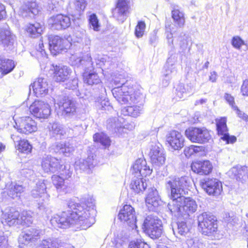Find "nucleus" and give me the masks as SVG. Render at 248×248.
<instances>
[{
    "mask_svg": "<svg viewBox=\"0 0 248 248\" xmlns=\"http://www.w3.org/2000/svg\"><path fill=\"white\" fill-rule=\"evenodd\" d=\"M19 213L13 207H7L2 211L1 223L9 226L18 225Z\"/></svg>",
    "mask_w": 248,
    "mask_h": 248,
    "instance_id": "nucleus-19",
    "label": "nucleus"
},
{
    "mask_svg": "<svg viewBox=\"0 0 248 248\" xmlns=\"http://www.w3.org/2000/svg\"><path fill=\"white\" fill-rule=\"evenodd\" d=\"M119 219L121 222L125 223L132 230L137 228V217L134 208L130 205H124L120 211Z\"/></svg>",
    "mask_w": 248,
    "mask_h": 248,
    "instance_id": "nucleus-10",
    "label": "nucleus"
},
{
    "mask_svg": "<svg viewBox=\"0 0 248 248\" xmlns=\"http://www.w3.org/2000/svg\"><path fill=\"white\" fill-rule=\"evenodd\" d=\"M132 0H117L115 7L111 10L113 17L120 23H124L130 13Z\"/></svg>",
    "mask_w": 248,
    "mask_h": 248,
    "instance_id": "nucleus-8",
    "label": "nucleus"
},
{
    "mask_svg": "<svg viewBox=\"0 0 248 248\" xmlns=\"http://www.w3.org/2000/svg\"><path fill=\"white\" fill-rule=\"evenodd\" d=\"M76 169H79L81 171L86 172L87 173H90L91 169L94 166V160L93 156H89L86 159H80L75 163Z\"/></svg>",
    "mask_w": 248,
    "mask_h": 248,
    "instance_id": "nucleus-30",
    "label": "nucleus"
},
{
    "mask_svg": "<svg viewBox=\"0 0 248 248\" xmlns=\"http://www.w3.org/2000/svg\"><path fill=\"white\" fill-rule=\"evenodd\" d=\"M43 233V231L38 227H30L22 232L19 237V241L25 245L35 243L40 239Z\"/></svg>",
    "mask_w": 248,
    "mask_h": 248,
    "instance_id": "nucleus-16",
    "label": "nucleus"
},
{
    "mask_svg": "<svg viewBox=\"0 0 248 248\" xmlns=\"http://www.w3.org/2000/svg\"><path fill=\"white\" fill-rule=\"evenodd\" d=\"M108 59L107 56H102L98 54H95L93 56V60L94 62L96 63V66L97 68H101L102 70L103 69L108 68L106 66V64H108L109 62L107 61V59ZM93 63L94 62H93Z\"/></svg>",
    "mask_w": 248,
    "mask_h": 248,
    "instance_id": "nucleus-46",
    "label": "nucleus"
},
{
    "mask_svg": "<svg viewBox=\"0 0 248 248\" xmlns=\"http://www.w3.org/2000/svg\"><path fill=\"white\" fill-rule=\"evenodd\" d=\"M8 246V240L4 236L3 232L0 231V248H7Z\"/></svg>",
    "mask_w": 248,
    "mask_h": 248,
    "instance_id": "nucleus-59",
    "label": "nucleus"
},
{
    "mask_svg": "<svg viewBox=\"0 0 248 248\" xmlns=\"http://www.w3.org/2000/svg\"><path fill=\"white\" fill-rule=\"evenodd\" d=\"M87 4L86 0H75V8L78 12L83 11Z\"/></svg>",
    "mask_w": 248,
    "mask_h": 248,
    "instance_id": "nucleus-56",
    "label": "nucleus"
},
{
    "mask_svg": "<svg viewBox=\"0 0 248 248\" xmlns=\"http://www.w3.org/2000/svg\"><path fill=\"white\" fill-rule=\"evenodd\" d=\"M231 44L232 46L237 49H240L243 45H246L245 41L239 36H233L231 41Z\"/></svg>",
    "mask_w": 248,
    "mask_h": 248,
    "instance_id": "nucleus-53",
    "label": "nucleus"
},
{
    "mask_svg": "<svg viewBox=\"0 0 248 248\" xmlns=\"http://www.w3.org/2000/svg\"><path fill=\"white\" fill-rule=\"evenodd\" d=\"M107 128L112 133H117L122 128V124L117 117L110 118L107 121Z\"/></svg>",
    "mask_w": 248,
    "mask_h": 248,
    "instance_id": "nucleus-38",
    "label": "nucleus"
},
{
    "mask_svg": "<svg viewBox=\"0 0 248 248\" xmlns=\"http://www.w3.org/2000/svg\"><path fill=\"white\" fill-rule=\"evenodd\" d=\"M241 92L244 96H248V79L243 81L241 87Z\"/></svg>",
    "mask_w": 248,
    "mask_h": 248,
    "instance_id": "nucleus-62",
    "label": "nucleus"
},
{
    "mask_svg": "<svg viewBox=\"0 0 248 248\" xmlns=\"http://www.w3.org/2000/svg\"><path fill=\"white\" fill-rule=\"evenodd\" d=\"M200 185L209 195L217 196L222 191L221 182L216 178H205L201 180Z\"/></svg>",
    "mask_w": 248,
    "mask_h": 248,
    "instance_id": "nucleus-11",
    "label": "nucleus"
},
{
    "mask_svg": "<svg viewBox=\"0 0 248 248\" xmlns=\"http://www.w3.org/2000/svg\"><path fill=\"white\" fill-rule=\"evenodd\" d=\"M31 113L39 119H46L50 114L49 105L40 100H35L29 108Z\"/></svg>",
    "mask_w": 248,
    "mask_h": 248,
    "instance_id": "nucleus-12",
    "label": "nucleus"
},
{
    "mask_svg": "<svg viewBox=\"0 0 248 248\" xmlns=\"http://www.w3.org/2000/svg\"><path fill=\"white\" fill-rule=\"evenodd\" d=\"M56 148L65 156H68L74 150V147L69 142L58 143L56 145Z\"/></svg>",
    "mask_w": 248,
    "mask_h": 248,
    "instance_id": "nucleus-44",
    "label": "nucleus"
},
{
    "mask_svg": "<svg viewBox=\"0 0 248 248\" xmlns=\"http://www.w3.org/2000/svg\"><path fill=\"white\" fill-rule=\"evenodd\" d=\"M15 67L14 62L0 56V71L3 75L11 72Z\"/></svg>",
    "mask_w": 248,
    "mask_h": 248,
    "instance_id": "nucleus-35",
    "label": "nucleus"
},
{
    "mask_svg": "<svg viewBox=\"0 0 248 248\" xmlns=\"http://www.w3.org/2000/svg\"><path fill=\"white\" fill-rule=\"evenodd\" d=\"M149 156L154 166L159 167L164 164L166 156L159 143L151 145Z\"/></svg>",
    "mask_w": 248,
    "mask_h": 248,
    "instance_id": "nucleus-18",
    "label": "nucleus"
},
{
    "mask_svg": "<svg viewBox=\"0 0 248 248\" xmlns=\"http://www.w3.org/2000/svg\"><path fill=\"white\" fill-rule=\"evenodd\" d=\"M186 244L189 248H203V245L197 238L187 239Z\"/></svg>",
    "mask_w": 248,
    "mask_h": 248,
    "instance_id": "nucleus-55",
    "label": "nucleus"
},
{
    "mask_svg": "<svg viewBox=\"0 0 248 248\" xmlns=\"http://www.w3.org/2000/svg\"><path fill=\"white\" fill-rule=\"evenodd\" d=\"M224 97L226 101L232 106V108H233V106H235L234 105V97L227 93H225Z\"/></svg>",
    "mask_w": 248,
    "mask_h": 248,
    "instance_id": "nucleus-63",
    "label": "nucleus"
},
{
    "mask_svg": "<svg viewBox=\"0 0 248 248\" xmlns=\"http://www.w3.org/2000/svg\"><path fill=\"white\" fill-rule=\"evenodd\" d=\"M16 37L9 30L0 29V43L7 50H12L14 48Z\"/></svg>",
    "mask_w": 248,
    "mask_h": 248,
    "instance_id": "nucleus-24",
    "label": "nucleus"
},
{
    "mask_svg": "<svg viewBox=\"0 0 248 248\" xmlns=\"http://www.w3.org/2000/svg\"><path fill=\"white\" fill-rule=\"evenodd\" d=\"M226 122V119L224 117L216 120L217 133L219 135L221 136V139L225 141L226 143H233L236 141V138L234 136L229 135Z\"/></svg>",
    "mask_w": 248,
    "mask_h": 248,
    "instance_id": "nucleus-20",
    "label": "nucleus"
},
{
    "mask_svg": "<svg viewBox=\"0 0 248 248\" xmlns=\"http://www.w3.org/2000/svg\"><path fill=\"white\" fill-rule=\"evenodd\" d=\"M54 79L58 82H64L69 78V75L71 73L70 69L66 66L57 65L54 66Z\"/></svg>",
    "mask_w": 248,
    "mask_h": 248,
    "instance_id": "nucleus-28",
    "label": "nucleus"
},
{
    "mask_svg": "<svg viewBox=\"0 0 248 248\" xmlns=\"http://www.w3.org/2000/svg\"><path fill=\"white\" fill-rule=\"evenodd\" d=\"M26 30L31 37L36 38L41 35L43 27L39 23L36 22L27 25Z\"/></svg>",
    "mask_w": 248,
    "mask_h": 248,
    "instance_id": "nucleus-36",
    "label": "nucleus"
},
{
    "mask_svg": "<svg viewBox=\"0 0 248 248\" xmlns=\"http://www.w3.org/2000/svg\"><path fill=\"white\" fill-rule=\"evenodd\" d=\"M198 221L199 229L203 234L210 235L217 232V218L211 213H202L198 217Z\"/></svg>",
    "mask_w": 248,
    "mask_h": 248,
    "instance_id": "nucleus-7",
    "label": "nucleus"
},
{
    "mask_svg": "<svg viewBox=\"0 0 248 248\" xmlns=\"http://www.w3.org/2000/svg\"><path fill=\"white\" fill-rule=\"evenodd\" d=\"M174 75L175 74H172V73L164 70L163 72L164 78L162 80V85L164 87L168 86L170 83V81L172 78V76Z\"/></svg>",
    "mask_w": 248,
    "mask_h": 248,
    "instance_id": "nucleus-58",
    "label": "nucleus"
},
{
    "mask_svg": "<svg viewBox=\"0 0 248 248\" xmlns=\"http://www.w3.org/2000/svg\"><path fill=\"white\" fill-rule=\"evenodd\" d=\"M145 202L147 206L151 210H155L156 207L160 205L161 203V199L158 191L155 187H151L149 189Z\"/></svg>",
    "mask_w": 248,
    "mask_h": 248,
    "instance_id": "nucleus-27",
    "label": "nucleus"
},
{
    "mask_svg": "<svg viewBox=\"0 0 248 248\" xmlns=\"http://www.w3.org/2000/svg\"><path fill=\"white\" fill-rule=\"evenodd\" d=\"M64 178L60 175H54L52 176V181L53 185L59 192L68 193L71 191L72 188L71 184L65 182Z\"/></svg>",
    "mask_w": 248,
    "mask_h": 248,
    "instance_id": "nucleus-29",
    "label": "nucleus"
},
{
    "mask_svg": "<svg viewBox=\"0 0 248 248\" xmlns=\"http://www.w3.org/2000/svg\"><path fill=\"white\" fill-rule=\"evenodd\" d=\"M152 169L147 165L145 159L139 158L137 159L132 167V173H135L132 178L130 185V188L136 193H142L147 187L146 180L140 177H146L150 175Z\"/></svg>",
    "mask_w": 248,
    "mask_h": 248,
    "instance_id": "nucleus-5",
    "label": "nucleus"
},
{
    "mask_svg": "<svg viewBox=\"0 0 248 248\" xmlns=\"http://www.w3.org/2000/svg\"><path fill=\"white\" fill-rule=\"evenodd\" d=\"M74 168L70 164H63V162L62 164L61 168L58 171L57 173L65 178L66 180H68L72 177L73 174Z\"/></svg>",
    "mask_w": 248,
    "mask_h": 248,
    "instance_id": "nucleus-42",
    "label": "nucleus"
},
{
    "mask_svg": "<svg viewBox=\"0 0 248 248\" xmlns=\"http://www.w3.org/2000/svg\"><path fill=\"white\" fill-rule=\"evenodd\" d=\"M52 29L56 30H65L70 27L71 24L70 17L67 15L58 14L51 17L48 20Z\"/></svg>",
    "mask_w": 248,
    "mask_h": 248,
    "instance_id": "nucleus-17",
    "label": "nucleus"
},
{
    "mask_svg": "<svg viewBox=\"0 0 248 248\" xmlns=\"http://www.w3.org/2000/svg\"><path fill=\"white\" fill-rule=\"evenodd\" d=\"M50 134L52 136L63 135L65 133V131L62 125L58 123H54L52 124H50L48 126Z\"/></svg>",
    "mask_w": 248,
    "mask_h": 248,
    "instance_id": "nucleus-43",
    "label": "nucleus"
},
{
    "mask_svg": "<svg viewBox=\"0 0 248 248\" xmlns=\"http://www.w3.org/2000/svg\"><path fill=\"white\" fill-rule=\"evenodd\" d=\"M142 108L140 106H127L123 108L121 112L124 115L137 117L142 112Z\"/></svg>",
    "mask_w": 248,
    "mask_h": 248,
    "instance_id": "nucleus-37",
    "label": "nucleus"
},
{
    "mask_svg": "<svg viewBox=\"0 0 248 248\" xmlns=\"http://www.w3.org/2000/svg\"><path fill=\"white\" fill-rule=\"evenodd\" d=\"M144 232L152 239L159 238L163 230L161 220L155 216L150 215L146 217L142 224Z\"/></svg>",
    "mask_w": 248,
    "mask_h": 248,
    "instance_id": "nucleus-6",
    "label": "nucleus"
},
{
    "mask_svg": "<svg viewBox=\"0 0 248 248\" xmlns=\"http://www.w3.org/2000/svg\"><path fill=\"white\" fill-rule=\"evenodd\" d=\"M16 148L21 153L29 154L31 151L32 146L27 140L23 139L18 143Z\"/></svg>",
    "mask_w": 248,
    "mask_h": 248,
    "instance_id": "nucleus-48",
    "label": "nucleus"
},
{
    "mask_svg": "<svg viewBox=\"0 0 248 248\" xmlns=\"http://www.w3.org/2000/svg\"><path fill=\"white\" fill-rule=\"evenodd\" d=\"M57 104L61 108L62 115L67 118H71L76 115V101L68 97H64Z\"/></svg>",
    "mask_w": 248,
    "mask_h": 248,
    "instance_id": "nucleus-15",
    "label": "nucleus"
},
{
    "mask_svg": "<svg viewBox=\"0 0 248 248\" xmlns=\"http://www.w3.org/2000/svg\"><path fill=\"white\" fill-rule=\"evenodd\" d=\"M98 107L102 110H109L112 108V107L110 106L109 102L108 100H106L105 99L101 101Z\"/></svg>",
    "mask_w": 248,
    "mask_h": 248,
    "instance_id": "nucleus-60",
    "label": "nucleus"
},
{
    "mask_svg": "<svg viewBox=\"0 0 248 248\" xmlns=\"http://www.w3.org/2000/svg\"><path fill=\"white\" fill-rule=\"evenodd\" d=\"M66 40L58 35H50L48 37L49 50L53 55L60 53L66 49Z\"/></svg>",
    "mask_w": 248,
    "mask_h": 248,
    "instance_id": "nucleus-23",
    "label": "nucleus"
},
{
    "mask_svg": "<svg viewBox=\"0 0 248 248\" xmlns=\"http://www.w3.org/2000/svg\"><path fill=\"white\" fill-rule=\"evenodd\" d=\"M169 57L164 66V70L169 71L172 74H176L177 72L176 68V63L177 62V55L172 51L169 52Z\"/></svg>",
    "mask_w": 248,
    "mask_h": 248,
    "instance_id": "nucleus-32",
    "label": "nucleus"
},
{
    "mask_svg": "<svg viewBox=\"0 0 248 248\" xmlns=\"http://www.w3.org/2000/svg\"><path fill=\"white\" fill-rule=\"evenodd\" d=\"M191 92V88H188L187 85L186 87H185L183 83H179L176 87L175 93L179 98H182L184 96V94Z\"/></svg>",
    "mask_w": 248,
    "mask_h": 248,
    "instance_id": "nucleus-49",
    "label": "nucleus"
},
{
    "mask_svg": "<svg viewBox=\"0 0 248 248\" xmlns=\"http://www.w3.org/2000/svg\"><path fill=\"white\" fill-rule=\"evenodd\" d=\"M114 83L116 87L111 92L120 104L131 105L139 102L142 99V94L134 90L130 81H125L124 79L120 80L116 78Z\"/></svg>",
    "mask_w": 248,
    "mask_h": 248,
    "instance_id": "nucleus-3",
    "label": "nucleus"
},
{
    "mask_svg": "<svg viewBox=\"0 0 248 248\" xmlns=\"http://www.w3.org/2000/svg\"><path fill=\"white\" fill-rule=\"evenodd\" d=\"M15 127L19 133L29 134L37 131L36 122L29 116L20 118L16 122Z\"/></svg>",
    "mask_w": 248,
    "mask_h": 248,
    "instance_id": "nucleus-13",
    "label": "nucleus"
},
{
    "mask_svg": "<svg viewBox=\"0 0 248 248\" xmlns=\"http://www.w3.org/2000/svg\"><path fill=\"white\" fill-rule=\"evenodd\" d=\"M36 185L35 188L32 189L31 192V195L32 197L34 198H45L47 201L48 200V195L46 192V187L45 183V180H39L36 183Z\"/></svg>",
    "mask_w": 248,
    "mask_h": 248,
    "instance_id": "nucleus-31",
    "label": "nucleus"
},
{
    "mask_svg": "<svg viewBox=\"0 0 248 248\" xmlns=\"http://www.w3.org/2000/svg\"><path fill=\"white\" fill-rule=\"evenodd\" d=\"M172 18L177 27L182 28L185 24V19L184 14L179 9H174L171 11Z\"/></svg>",
    "mask_w": 248,
    "mask_h": 248,
    "instance_id": "nucleus-40",
    "label": "nucleus"
},
{
    "mask_svg": "<svg viewBox=\"0 0 248 248\" xmlns=\"http://www.w3.org/2000/svg\"><path fill=\"white\" fill-rule=\"evenodd\" d=\"M89 22L90 26L93 27V29L94 31H99L100 25L99 24V20L96 14H92L90 16Z\"/></svg>",
    "mask_w": 248,
    "mask_h": 248,
    "instance_id": "nucleus-54",
    "label": "nucleus"
},
{
    "mask_svg": "<svg viewBox=\"0 0 248 248\" xmlns=\"http://www.w3.org/2000/svg\"><path fill=\"white\" fill-rule=\"evenodd\" d=\"M179 40L180 49L182 50L180 52L183 54L187 48L188 37L182 33L179 37Z\"/></svg>",
    "mask_w": 248,
    "mask_h": 248,
    "instance_id": "nucleus-51",
    "label": "nucleus"
},
{
    "mask_svg": "<svg viewBox=\"0 0 248 248\" xmlns=\"http://www.w3.org/2000/svg\"><path fill=\"white\" fill-rule=\"evenodd\" d=\"M33 221V212L31 211H23L19 216L18 225L29 226Z\"/></svg>",
    "mask_w": 248,
    "mask_h": 248,
    "instance_id": "nucleus-41",
    "label": "nucleus"
},
{
    "mask_svg": "<svg viewBox=\"0 0 248 248\" xmlns=\"http://www.w3.org/2000/svg\"><path fill=\"white\" fill-rule=\"evenodd\" d=\"M40 11L38 4L35 1L23 3L19 9V14L23 17H33Z\"/></svg>",
    "mask_w": 248,
    "mask_h": 248,
    "instance_id": "nucleus-22",
    "label": "nucleus"
},
{
    "mask_svg": "<svg viewBox=\"0 0 248 248\" xmlns=\"http://www.w3.org/2000/svg\"><path fill=\"white\" fill-rule=\"evenodd\" d=\"M167 141L175 150H179L184 146V138L179 132L173 130L167 136Z\"/></svg>",
    "mask_w": 248,
    "mask_h": 248,
    "instance_id": "nucleus-26",
    "label": "nucleus"
},
{
    "mask_svg": "<svg viewBox=\"0 0 248 248\" xmlns=\"http://www.w3.org/2000/svg\"><path fill=\"white\" fill-rule=\"evenodd\" d=\"M202 146L191 145L188 147H186L184 149V153L186 157H189L194 154L202 151Z\"/></svg>",
    "mask_w": 248,
    "mask_h": 248,
    "instance_id": "nucleus-50",
    "label": "nucleus"
},
{
    "mask_svg": "<svg viewBox=\"0 0 248 248\" xmlns=\"http://www.w3.org/2000/svg\"><path fill=\"white\" fill-rule=\"evenodd\" d=\"M31 88L36 97H39L46 95L48 91V83L47 79L39 78L30 85V91Z\"/></svg>",
    "mask_w": 248,
    "mask_h": 248,
    "instance_id": "nucleus-21",
    "label": "nucleus"
},
{
    "mask_svg": "<svg viewBox=\"0 0 248 248\" xmlns=\"http://www.w3.org/2000/svg\"><path fill=\"white\" fill-rule=\"evenodd\" d=\"M62 241L58 238L49 237L43 239L36 248H59L61 247Z\"/></svg>",
    "mask_w": 248,
    "mask_h": 248,
    "instance_id": "nucleus-34",
    "label": "nucleus"
},
{
    "mask_svg": "<svg viewBox=\"0 0 248 248\" xmlns=\"http://www.w3.org/2000/svg\"><path fill=\"white\" fill-rule=\"evenodd\" d=\"M93 139L94 142L100 143L105 147L109 146L110 144L109 137L103 133H95L93 136Z\"/></svg>",
    "mask_w": 248,
    "mask_h": 248,
    "instance_id": "nucleus-45",
    "label": "nucleus"
},
{
    "mask_svg": "<svg viewBox=\"0 0 248 248\" xmlns=\"http://www.w3.org/2000/svg\"><path fill=\"white\" fill-rule=\"evenodd\" d=\"M21 173L24 177L30 179L31 176L33 174L34 172L32 170L25 169H23Z\"/></svg>",
    "mask_w": 248,
    "mask_h": 248,
    "instance_id": "nucleus-64",
    "label": "nucleus"
},
{
    "mask_svg": "<svg viewBox=\"0 0 248 248\" xmlns=\"http://www.w3.org/2000/svg\"><path fill=\"white\" fill-rule=\"evenodd\" d=\"M189 178L187 176L169 178L166 180L165 187L170 192L171 201L168 207L172 215L176 217L186 219L197 209L195 201L184 196L185 189L189 186Z\"/></svg>",
    "mask_w": 248,
    "mask_h": 248,
    "instance_id": "nucleus-2",
    "label": "nucleus"
},
{
    "mask_svg": "<svg viewBox=\"0 0 248 248\" xmlns=\"http://www.w3.org/2000/svg\"><path fill=\"white\" fill-rule=\"evenodd\" d=\"M67 205L72 211L55 215L50 220L54 228L66 229L76 225L81 230H86L95 223L96 212L93 199L87 198L83 202L73 197L67 202Z\"/></svg>",
    "mask_w": 248,
    "mask_h": 248,
    "instance_id": "nucleus-1",
    "label": "nucleus"
},
{
    "mask_svg": "<svg viewBox=\"0 0 248 248\" xmlns=\"http://www.w3.org/2000/svg\"><path fill=\"white\" fill-rule=\"evenodd\" d=\"M186 137L191 142L204 144L209 141L211 135L205 127H189L185 131Z\"/></svg>",
    "mask_w": 248,
    "mask_h": 248,
    "instance_id": "nucleus-9",
    "label": "nucleus"
},
{
    "mask_svg": "<svg viewBox=\"0 0 248 248\" xmlns=\"http://www.w3.org/2000/svg\"><path fill=\"white\" fill-rule=\"evenodd\" d=\"M92 60L90 54H87L81 58L78 57L76 59L75 56L73 55L70 58L72 65L84 71L83 73V78L85 83L91 86L98 85L103 89L102 86L101 85V79L97 74L92 72L94 69Z\"/></svg>",
    "mask_w": 248,
    "mask_h": 248,
    "instance_id": "nucleus-4",
    "label": "nucleus"
},
{
    "mask_svg": "<svg viewBox=\"0 0 248 248\" xmlns=\"http://www.w3.org/2000/svg\"><path fill=\"white\" fill-rule=\"evenodd\" d=\"M77 42L82 44L85 51L87 52L90 50L91 41L90 37L85 33V31H83Z\"/></svg>",
    "mask_w": 248,
    "mask_h": 248,
    "instance_id": "nucleus-47",
    "label": "nucleus"
},
{
    "mask_svg": "<svg viewBox=\"0 0 248 248\" xmlns=\"http://www.w3.org/2000/svg\"><path fill=\"white\" fill-rule=\"evenodd\" d=\"M192 170L199 175H207L213 170L212 163L209 160L197 161L191 165Z\"/></svg>",
    "mask_w": 248,
    "mask_h": 248,
    "instance_id": "nucleus-25",
    "label": "nucleus"
},
{
    "mask_svg": "<svg viewBox=\"0 0 248 248\" xmlns=\"http://www.w3.org/2000/svg\"><path fill=\"white\" fill-rule=\"evenodd\" d=\"M65 87L69 90H76L78 87V79L77 78L69 79L67 82L65 84Z\"/></svg>",
    "mask_w": 248,
    "mask_h": 248,
    "instance_id": "nucleus-57",
    "label": "nucleus"
},
{
    "mask_svg": "<svg viewBox=\"0 0 248 248\" xmlns=\"http://www.w3.org/2000/svg\"><path fill=\"white\" fill-rule=\"evenodd\" d=\"M172 230L174 234L185 236L188 232L189 228L185 221H178L172 226Z\"/></svg>",
    "mask_w": 248,
    "mask_h": 248,
    "instance_id": "nucleus-39",
    "label": "nucleus"
},
{
    "mask_svg": "<svg viewBox=\"0 0 248 248\" xmlns=\"http://www.w3.org/2000/svg\"><path fill=\"white\" fill-rule=\"evenodd\" d=\"M145 27L146 25L144 21H139L138 22L135 31V34L137 37L140 38L143 36Z\"/></svg>",
    "mask_w": 248,
    "mask_h": 248,
    "instance_id": "nucleus-52",
    "label": "nucleus"
},
{
    "mask_svg": "<svg viewBox=\"0 0 248 248\" xmlns=\"http://www.w3.org/2000/svg\"><path fill=\"white\" fill-rule=\"evenodd\" d=\"M233 109L234 110L236 111V112L239 118L242 119L245 121H248V115L239 110L237 106H233Z\"/></svg>",
    "mask_w": 248,
    "mask_h": 248,
    "instance_id": "nucleus-61",
    "label": "nucleus"
},
{
    "mask_svg": "<svg viewBox=\"0 0 248 248\" xmlns=\"http://www.w3.org/2000/svg\"><path fill=\"white\" fill-rule=\"evenodd\" d=\"M5 189L8 195L14 199L20 197L24 191V187L21 185L14 184L12 182L10 184L7 183Z\"/></svg>",
    "mask_w": 248,
    "mask_h": 248,
    "instance_id": "nucleus-33",
    "label": "nucleus"
},
{
    "mask_svg": "<svg viewBox=\"0 0 248 248\" xmlns=\"http://www.w3.org/2000/svg\"><path fill=\"white\" fill-rule=\"evenodd\" d=\"M62 163L61 159L45 155L42 158L41 166L45 172L54 173L60 170Z\"/></svg>",
    "mask_w": 248,
    "mask_h": 248,
    "instance_id": "nucleus-14",
    "label": "nucleus"
}]
</instances>
